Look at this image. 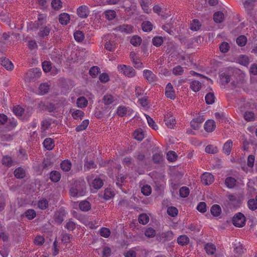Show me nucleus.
Wrapping results in <instances>:
<instances>
[{"label": "nucleus", "mask_w": 257, "mask_h": 257, "mask_svg": "<svg viewBox=\"0 0 257 257\" xmlns=\"http://www.w3.org/2000/svg\"><path fill=\"white\" fill-rule=\"evenodd\" d=\"M100 72V69L97 66H93L89 70V74L92 77H95Z\"/></svg>", "instance_id": "56"}, {"label": "nucleus", "mask_w": 257, "mask_h": 257, "mask_svg": "<svg viewBox=\"0 0 257 257\" xmlns=\"http://www.w3.org/2000/svg\"><path fill=\"white\" fill-rule=\"evenodd\" d=\"M164 120L166 125L170 128H173L176 124V119L171 113L165 114Z\"/></svg>", "instance_id": "6"}, {"label": "nucleus", "mask_w": 257, "mask_h": 257, "mask_svg": "<svg viewBox=\"0 0 257 257\" xmlns=\"http://www.w3.org/2000/svg\"><path fill=\"white\" fill-rule=\"evenodd\" d=\"M200 26L199 21L194 20L190 24V29L193 31H197L200 28Z\"/></svg>", "instance_id": "54"}, {"label": "nucleus", "mask_w": 257, "mask_h": 257, "mask_svg": "<svg viewBox=\"0 0 257 257\" xmlns=\"http://www.w3.org/2000/svg\"><path fill=\"white\" fill-rule=\"evenodd\" d=\"M115 43L114 41H109L107 42L105 45V48L109 51H112L115 49Z\"/></svg>", "instance_id": "58"}, {"label": "nucleus", "mask_w": 257, "mask_h": 257, "mask_svg": "<svg viewBox=\"0 0 257 257\" xmlns=\"http://www.w3.org/2000/svg\"><path fill=\"white\" fill-rule=\"evenodd\" d=\"M117 69L118 72L128 77H133L136 75L135 70L130 66L119 64L117 66Z\"/></svg>", "instance_id": "2"}, {"label": "nucleus", "mask_w": 257, "mask_h": 257, "mask_svg": "<svg viewBox=\"0 0 257 257\" xmlns=\"http://www.w3.org/2000/svg\"><path fill=\"white\" fill-rule=\"evenodd\" d=\"M202 86L201 83L197 80L192 81L190 83V88L194 92L199 91Z\"/></svg>", "instance_id": "22"}, {"label": "nucleus", "mask_w": 257, "mask_h": 257, "mask_svg": "<svg viewBox=\"0 0 257 257\" xmlns=\"http://www.w3.org/2000/svg\"><path fill=\"white\" fill-rule=\"evenodd\" d=\"M2 163L3 165L8 167H10L14 165V162L12 158L8 156H5L3 157Z\"/></svg>", "instance_id": "28"}, {"label": "nucleus", "mask_w": 257, "mask_h": 257, "mask_svg": "<svg viewBox=\"0 0 257 257\" xmlns=\"http://www.w3.org/2000/svg\"><path fill=\"white\" fill-rule=\"evenodd\" d=\"M114 194L113 191L111 190L110 189H106L104 193V198L106 200H108L113 197Z\"/></svg>", "instance_id": "61"}, {"label": "nucleus", "mask_w": 257, "mask_h": 257, "mask_svg": "<svg viewBox=\"0 0 257 257\" xmlns=\"http://www.w3.org/2000/svg\"><path fill=\"white\" fill-rule=\"evenodd\" d=\"M88 181L90 187L96 190L100 189L103 184V181L99 178L94 179L91 183L90 179H88Z\"/></svg>", "instance_id": "13"}, {"label": "nucleus", "mask_w": 257, "mask_h": 257, "mask_svg": "<svg viewBox=\"0 0 257 257\" xmlns=\"http://www.w3.org/2000/svg\"><path fill=\"white\" fill-rule=\"evenodd\" d=\"M134 138L139 141H141L144 138V134L141 130H137L134 133Z\"/></svg>", "instance_id": "44"}, {"label": "nucleus", "mask_w": 257, "mask_h": 257, "mask_svg": "<svg viewBox=\"0 0 257 257\" xmlns=\"http://www.w3.org/2000/svg\"><path fill=\"white\" fill-rule=\"evenodd\" d=\"M133 110L130 107L125 106L121 105L117 107L116 113L119 116L122 117L127 114L132 113Z\"/></svg>", "instance_id": "9"}, {"label": "nucleus", "mask_w": 257, "mask_h": 257, "mask_svg": "<svg viewBox=\"0 0 257 257\" xmlns=\"http://www.w3.org/2000/svg\"><path fill=\"white\" fill-rule=\"evenodd\" d=\"M43 146L47 150H51L54 147V142L50 138L45 139L43 142Z\"/></svg>", "instance_id": "19"}, {"label": "nucleus", "mask_w": 257, "mask_h": 257, "mask_svg": "<svg viewBox=\"0 0 257 257\" xmlns=\"http://www.w3.org/2000/svg\"><path fill=\"white\" fill-rule=\"evenodd\" d=\"M167 213L170 216L175 217L178 214V211L176 207L171 206L168 208Z\"/></svg>", "instance_id": "55"}, {"label": "nucleus", "mask_w": 257, "mask_h": 257, "mask_svg": "<svg viewBox=\"0 0 257 257\" xmlns=\"http://www.w3.org/2000/svg\"><path fill=\"white\" fill-rule=\"evenodd\" d=\"M86 193L85 183L84 181H76L73 186L70 189V194L71 196H82Z\"/></svg>", "instance_id": "1"}, {"label": "nucleus", "mask_w": 257, "mask_h": 257, "mask_svg": "<svg viewBox=\"0 0 257 257\" xmlns=\"http://www.w3.org/2000/svg\"><path fill=\"white\" fill-rule=\"evenodd\" d=\"M114 97L110 94H106L103 96V102L105 105H109L113 102Z\"/></svg>", "instance_id": "36"}, {"label": "nucleus", "mask_w": 257, "mask_h": 257, "mask_svg": "<svg viewBox=\"0 0 257 257\" xmlns=\"http://www.w3.org/2000/svg\"><path fill=\"white\" fill-rule=\"evenodd\" d=\"M246 42H247L246 38L244 36H243V35L239 36L236 39L237 44H238V46H241V47L244 46L246 44Z\"/></svg>", "instance_id": "52"}, {"label": "nucleus", "mask_w": 257, "mask_h": 257, "mask_svg": "<svg viewBox=\"0 0 257 257\" xmlns=\"http://www.w3.org/2000/svg\"><path fill=\"white\" fill-rule=\"evenodd\" d=\"M151 190H152L151 187L148 185L144 186L141 188L142 193L146 196L149 195L151 193Z\"/></svg>", "instance_id": "64"}, {"label": "nucleus", "mask_w": 257, "mask_h": 257, "mask_svg": "<svg viewBox=\"0 0 257 257\" xmlns=\"http://www.w3.org/2000/svg\"><path fill=\"white\" fill-rule=\"evenodd\" d=\"M249 208L252 210H255L257 209V202L255 199H250L247 202Z\"/></svg>", "instance_id": "62"}, {"label": "nucleus", "mask_w": 257, "mask_h": 257, "mask_svg": "<svg viewBox=\"0 0 257 257\" xmlns=\"http://www.w3.org/2000/svg\"><path fill=\"white\" fill-rule=\"evenodd\" d=\"M79 207L80 210L83 211H87L91 208L90 204L87 201H83L80 202Z\"/></svg>", "instance_id": "31"}, {"label": "nucleus", "mask_w": 257, "mask_h": 257, "mask_svg": "<svg viewBox=\"0 0 257 257\" xmlns=\"http://www.w3.org/2000/svg\"><path fill=\"white\" fill-rule=\"evenodd\" d=\"M179 193H180V195L181 197H182V198L187 197L190 193V190H189V188H188L186 186L182 187L180 189Z\"/></svg>", "instance_id": "42"}, {"label": "nucleus", "mask_w": 257, "mask_h": 257, "mask_svg": "<svg viewBox=\"0 0 257 257\" xmlns=\"http://www.w3.org/2000/svg\"><path fill=\"white\" fill-rule=\"evenodd\" d=\"M229 49V44L227 42H222L220 46L219 49L222 53H225L228 52Z\"/></svg>", "instance_id": "63"}, {"label": "nucleus", "mask_w": 257, "mask_h": 257, "mask_svg": "<svg viewBox=\"0 0 257 257\" xmlns=\"http://www.w3.org/2000/svg\"><path fill=\"white\" fill-rule=\"evenodd\" d=\"M51 125V122L47 119L43 120L41 122V137L44 138L46 136V131L47 130Z\"/></svg>", "instance_id": "14"}, {"label": "nucleus", "mask_w": 257, "mask_h": 257, "mask_svg": "<svg viewBox=\"0 0 257 257\" xmlns=\"http://www.w3.org/2000/svg\"><path fill=\"white\" fill-rule=\"evenodd\" d=\"M221 212V208L218 205H213L211 208V214L214 216H218L220 214Z\"/></svg>", "instance_id": "32"}, {"label": "nucleus", "mask_w": 257, "mask_h": 257, "mask_svg": "<svg viewBox=\"0 0 257 257\" xmlns=\"http://www.w3.org/2000/svg\"><path fill=\"white\" fill-rule=\"evenodd\" d=\"M75 40L77 42H81L84 39V33L80 31H77L74 33Z\"/></svg>", "instance_id": "43"}, {"label": "nucleus", "mask_w": 257, "mask_h": 257, "mask_svg": "<svg viewBox=\"0 0 257 257\" xmlns=\"http://www.w3.org/2000/svg\"><path fill=\"white\" fill-rule=\"evenodd\" d=\"M172 72L175 76L182 75L184 72V68L180 65H178L173 68Z\"/></svg>", "instance_id": "38"}, {"label": "nucleus", "mask_w": 257, "mask_h": 257, "mask_svg": "<svg viewBox=\"0 0 257 257\" xmlns=\"http://www.w3.org/2000/svg\"><path fill=\"white\" fill-rule=\"evenodd\" d=\"M51 5L54 9L58 10L62 7V2L61 0H53L51 3Z\"/></svg>", "instance_id": "59"}, {"label": "nucleus", "mask_w": 257, "mask_h": 257, "mask_svg": "<svg viewBox=\"0 0 257 257\" xmlns=\"http://www.w3.org/2000/svg\"><path fill=\"white\" fill-rule=\"evenodd\" d=\"M162 238L164 241H169L173 239V234L171 231L168 230L162 233Z\"/></svg>", "instance_id": "40"}, {"label": "nucleus", "mask_w": 257, "mask_h": 257, "mask_svg": "<svg viewBox=\"0 0 257 257\" xmlns=\"http://www.w3.org/2000/svg\"><path fill=\"white\" fill-rule=\"evenodd\" d=\"M143 76L150 84H155L157 80V76L150 70H144Z\"/></svg>", "instance_id": "5"}, {"label": "nucleus", "mask_w": 257, "mask_h": 257, "mask_svg": "<svg viewBox=\"0 0 257 257\" xmlns=\"http://www.w3.org/2000/svg\"><path fill=\"white\" fill-rule=\"evenodd\" d=\"M130 42L134 46H138L141 44L142 39L140 37L134 36L131 38Z\"/></svg>", "instance_id": "46"}, {"label": "nucleus", "mask_w": 257, "mask_h": 257, "mask_svg": "<svg viewBox=\"0 0 257 257\" xmlns=\"http://www.w3.org/2000/svg\"><path fill=\"white\" fill-rule=\"evenodd\" d=\"M89 121L88 119L84 120L80 124L76 127L77 132H80L85 130L89 124Z\"/></svg>", "instance_id": "37"}, {"label": "nucleus", "mask_w": 257, "mask_h": 257, "mask_svg": "<svg viewBox=\"0 0 257 257\" xmlns=\"http://www.w3.org/2000/svg\"><path fill=\"white\" fill-rule=\"evenodd\" d=\"M220 83L221 85H225L229 83L231 80H232V76H231L228 73L223 72L219 75Z\"/></svg>", "instance_id": "15"}, {"label": "nucleus", "mask_w": 257, "mask_h": 257, "mask_svg": "<svg viewBox=\"0 0 257 257\" xmlns=\"http://www.w3.org/2000/svg\"><path fill=\"white\" fill-rule=\"evenodd\" d=\"M142 28L144 32H149L153 30V25L150 21H144L142 24Z\"/></svg>", "instance_id": "26"}, {"label": "nucleus", "mask_w": 257, "mask_h": 257, "mask_svg": "<svg viewBox=\"0 0 257 257\" xmlns=\"http://www.w3.org/2000/svg\"><path fill=\"white\" fill-rule=\"evenodd\" d=\"M51 27L50 25L44 26L40 28L39 31L38 33V37L40 38H44L48 36L51 31Z\"/></svg>", "instance_id": "12"}, {"label": "nucleus", "mask_w": 257, "mask_h": 257, "mask_svg": "<svg viewBox=\"0 0 257 257\" xmlns=\"http://www.w3.org/2000/svg\"><path fill=\"white\" fill-rule=\"evenodd\" d=\"M139 222L142 224H146L149 221V217L146 214H142L139 216Z\"/></svg>", "instance_id": "47"}, {"label": "nucleus", "mask_w": 257, "mask_h": 257, "mask_svg": "<svg viewBox=\"0 0 257 257\" xmlns=\"http://www.w3.org/2000/svg\"><path fill=\"white\" fill-rule=\"evenodd\" d=\"M224 19V14L221 12H215L213 15V20L216 23H220L222 22Z\"/></svg>", "instance_id": "27"}, {"label": "nucleus", "mask_w": 257, "mask_h": 257, "mask_svg": "<svg viewBox=\"0 0 257 257\" xmlns=\"http://www.w3.org/2000/svg\"><path fill=\"white\" fill-rule=\"evenodd\" d=\"M25 216L29 220L34 219L36 216V211L33 209H28L25 213Z\"/></svg>", "instance_id": "49"}, {"label": "nucleus", "mask_w": 257, "mask_h": 257, "mask_svg": "<svg viewBox=\"0 0 257 257\" xmlns=\"http://www.w3.org/2000/svg\"><path fill=\"white\" fill-rule=\"evenodd\" d=\"M149 125L154 130L158 129V126L155 124L154 120L148 114H145Z\"/></svg>", "instance_id": "50"}, {"label": "nucleus", "mask_w": 257, "mask_h": 257, "mask_svg": "<svg viewBox=\"0 0 257 257\" xmlns=\"http://www.w3.org/2000/svg\"><path fill=\"white\" fill-rule=\"evenodd\" d=\"M205 99L207 104H212L214 102L215 96L213 93H208L206 95Z\"/></svg>", "instance_id": "45"}, {"label": "nucleus", "mask_w": 257, "mask_h": 257, "mask_svg": "<svg viewBox=\"0 0 257 257\" xmlns=\"http://www.w3.org/2000/svg\"><path fill=\"white\" fill-rule=\"evenodd\" d=\"M78 15L82 18H87L89 15V11L86 6H80L77 10Z\"/></svg>", "instance_id": "11"}, {"label": "nucleus", "mask_w": 257, "mask_h": 257, "mask_svg": "<svg viewBox=\"0 0 257 257\" xmlns=\"http://www.w3.org/2000/svg\"><path fill=\"white\" fill-rule=\"evenodd\" d=\"M38 206L39 208L45 209L48 206V201L45 199H41L39 201Z\"/></svg>", "instance_id": "60"}, {"label": "nucleus", "mask_w": 257, "mask_h": 257, "mask_svg": "<svg viewBox=\"0 0 257 257\" xmlns=\"http://www.w3.org/2000/svg\"><path fill=\"white\" fill-rule=\"evenodd\" d=\"M189 241V238L185 235H180L177 238L178 244L181 245L187 244Z\"/></svg>", "instance_id": "34"}, {"label": "nucleus", "mask_w": 257, "mask_h": 257, "mask_svg": "<svg viewBox=\"0 0 257 257\" xmlns=\"http://www.w3.org/2000/svg\"><path fill=\"white\" fill-rule=\"evenodd\" d=\"M61 178V175L60 173L56 171L51 172L50 174V179L54 182H58Z\"/></svg>", "instance_id": "29"}, {"label": "nucleus", "mask_w": 257, "mask_h": 257, "mask_svg": "<svg viewBox=\"0 0 257 257\" xmlns=\"http://www.w3.org/2000/svg\"><path fill=\"white\" fill-rule=\"evenodd\" d=\"M50 89V85L47 83H43L40 84L39 87V94L44 95L47 93Z\"/></svg>", "instance_id": "24"}, {"label": "nucleus", "mask_w": 257, "mask_h": 257, "mask_svg": "<svg viewBox=\"0 0 257 257\" xmlns=\"http://www.w3.org/2000/svg\"><path fill=\"white\" fill-rule=\"evenodd\" d=\"M177 156L174 151H169L167 154V158L170 162H174L177 159Z\"/></svg>", "instance_id": "57"}, {"label": "nucleus", "mask_w": 257, "mask_h": 257, "mask_svg": "<svg viewBox=\"0 0 257 257\" xmlns=\"http://www.w3.org/2000/svg\"><path fill=\"white\" fill-rule=\"evenodd\" d=\"M76 103L78 107L82 108L87 106L88 101L84 97L81 96L77 98Z\"/></svg>", "instance_id": "25"}, {"label": "nucleus", "mask_w": 257, "mask_h": 257, "mask_svg": "<svg viewBox=\"0 0 257 257\" xmlns=\"http://www.w3.org/2000/svg\"><path fill=\"white\" fill-rule=\"evenodd\" d=\"M41 75V71L40 68L31 69L26 74L25 79L29 81H35Z\"/></svg>", "instance_id": "3"}, {"label": "nucleus", "mask_w": 257, "mask_h": 257, "mask_svg": "<svg viewBox=\"0 0 257 257\" xmlns=\"http://www.w3.org/2000/svg\"><path fill=\"white\" fill-rule=\"evenodd\" d=\"M71 167V163L68 160H64L61 163V169L65 172L69 171Z\"/></svg>", "instance_id": "35"}, {"label": "nucleus", "mask_w": 257, "mask_h": 257, "mask_svg": "<svg viewBox=\"0 0 257 257\" xmlns=\"http://www.w3.org/2000/svg\"><path fill=\"white\" fill-rule=\"evenodd\" d=\"M71 112L72 116L75 119H81L84 115V112L79 109L71 110Z\"/></svg>", "instance_id": "20"}, {"label": "nucleus", "mask_w": 257, "mask_h": 257, "mask_svg": "<svg viewBox=\"0 0 257 257\" xmlns=\"http://www.w3.org/2000/svg\"><path fill=\"white\" fill-rule=\"evenodd\" d=\"M66 212L64 209H60L59 211H56L54 215V219L56 222L58 224H61L64 220V217L65 215Z\"/></svg>", "instance_id": "10"}, {"label": "nucleus", "mask_w": 257, "mask_h": 257, "mask_svg": "<svg viewBox=\"0 0 257 257\" xmlns=\"http://www.w3.org/2000/svg\"><path fill=\"white\" fill-rule=\"evenodd\" d=\"M156 234V230L151 227L147 228L145 231L146 236L148 238L154 237Z\"/></svg>", "instance_id": "51"}, {"label": "nucleus", "mask_w": 257, "mask_h": 257, "mask_svg": "<svg viewBox=\"0 0 257 257\" xmlns=\"http://www.w3.org/2000/svg\"><path fill=\"white\" fill-rule=\"evenodd\" d=\"M213 176L209 173H205L201 176V181L203 184L208 185L214 181Z\"/></svg>", "instance_id": "8"}, {"label": "nucleus", "mask_w": 257, "mask_h": 257, "mask_svg": "<svg viewBox=\"0 0 257 257\" xmlns=\"http://www.w3.org/2000/svg\"><path fill=\"white\" fill-rule=\"evenodd\" d=\"M70 21V16L67 13H63L60 15L59 21L63 25H66Z\"/></svg>", "instance_id": "23"}, {"label": "nucleus", "mask_w": 257, "mask_h": 257, "mask_svg": "<svg viewBox=\"0 0 257 257\" xmlns=\"http://www.w3.org/2000/svg\"><path fill=\"white\" fill-rule=\"evenodd\" d=\"M165 95L167 98L174 99L176 97L175 92L173 85L171 83H168L165 88Z\"/></svg>", "instance_id": "7"}, {"label": "nucleus", "mask_w": 257, "mask_h": 257, "mask_svg": "<svg viewBox=\"0 0 257 257\" xmlns=\"http://www.w3.org/2000/svg\"><path fill=\"white\" fill-rule=\"evenodd\" d=\"M216 127L215 122L213 120L209 119L207 120L204 125L205 130L207 132H213Z\"/></svg>", "instance_id": "16"}, {"label": "nucleus", "mask_w": 257, "mask_h": 257, "mask_svg": "<svg viewBox=\"0 0 257 257\" xmlns=\"http://www.w3.org/2000/svg\"><path fill=\"white\" fill-rule=\"evenodd\" d=\"M205 152L208 154H215L218 152V150L216 147L209 145L206 147Z\"/></svg>", "instance_id": "53"}, {"label": "nucleus", "mask_w": 257, "mask_h": 257, "mask_svg": "<svg viewBox=\"0 0 257 257\" xmlns=\"http://www.w3.org/2000/svg\"><path fill=\"white\" fill-rule=\"evenodd\" d=\"M232 146V142L231 140H228L224 144L223 147V153L226 155H229L230 154L231 151V148Z\"/></svg>", "instance_id": "21"}, {"label": "nucleus", "mask_w": 257, "mask_h": 257, "mask_svg": "<svg viewBox=\"0 0 257 257\" xmlns=\"http://www.w3.org/2000/svg\"><path fill=\"white\" fill-rule=\"evenodd\" d=\"M104 14L106 19L109 21L113 20L116 16L115 12L113 10H107Z\"/></svg>", "instance_id": "48"}, {"label": "nucleus", "mask_w": 257, "mask_h": 257, "mask_svg": "<svg viewBox=\"0 0 257 257\" xmlns=\"http://www.w3.org/2000/svg\"><path fill=\"white\" fill-rule=\"evenodd\" d=\"M14 174L16 178L20 179L25 177V172L22 168H18L15 170Z\"/></svg>", "instance_id": "41"}, {"label": "nucleus", "mask_w": 257, "mask_h": 257, "mask_svg": "<svg viewBox=\"0 0 257 257\" xmlns=\"http://www.w3.org/2000/svg\"><path fill=\"white\" fill-rule=\"evenodd\" d=\"M206 252L208 254H213L216 251L215 246L212 243H207L205 246Z\"/></svg>", "instance_id": "30"}, {"label": "nucleus", "mask_w": 257, "mask_h": 257, "mask_svg": "<svg viewBox=\"0 0 257 257\" xmlns=\"http://www.w3.org/2000/svg\"><path fill=\"white\" fill-rule=\"evenodd\" d=\"M243 5L244 7V8L245 9V11H246V13L247 14H249L250 11L253 9V3L252 2L248 0L245 1L243 3Z\"/></svg>", "instance_id": "39"}, {"label": "nucleus", "mask_w": 257, "mask_h": 257, "mask_svg": "<svg viewBox=\"0 0 257 257\" xmlns=\"http://www.w3.org/2000/svg\"><path fill=\"white\" fill-rule=\"evenodd\" d=\"M245 218L241 213H238L232 218L233 225L238 227H241L245 224Z\"/></svg>", "instance_id": "4"}, {"label": "nucleus", "mask_w": 257, "mask_h": 257, "mask_svg": "<svg viewBox=\"0 0 257 257\" xmlns=\"http://www.w3.org/2000/svg\"><path fill=\"white\" fill-rule=\"evenodd\" d=\"M1 64L8 70L11 71L14 68L12 62L6 58H2Z\"/></svg>", "instance_id": "18"}, {"label": "nucleus", "mask_w": 257, "mask_h": 257, "mask_svg": "<svg viewBox=\"0 0 257 257\" xmlns=\"http://www.w3.org/2000/svg\"><path fill=\"white\" fill-rule=\"evenodd\" d=\"M226 186L229 188H232L234 187L236 184V180L232 177H227L225 180Z\"/></svg>", "instance_id": "33"}, {"label": "nucleus", "mask_w": 257, "mask_h": 257, "mask_svg": "<svg viewBox=\"0 0 257 257\" xmlns=\"http://www.w3.org/2000/svg\"><path fill=\"white\" fill-rule=\"evenodd\" d=\"M133 27L128 25H122L116 28L115 30L120 32L130 34L133 32Z\"/></svg>", "instance_id": "17"}]
</instances>
